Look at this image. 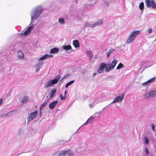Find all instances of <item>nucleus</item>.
Here are the masks:
<instances>
[{"label":"nucleus","mask_w":156,"mask_h":156,"mask_svg":"<svg viewBox=\"0 0 156 156\" xmlns=\"http://www.w3.org/2000/svg\"><path fill=\"white\" fill-rule=\"evenodd\" d=\"M42 110H41V109H40V113L41 115L42 114Z\"/></svg>","instance_id":"79ce46f5"},{"label":"nucleus","mask_w":156,"mask_h":156,"mask_svg":"<svg viewBox=\"0 0 156 156\" xmlns=\"http://www.w3.org/2000/svg\"><path fill=\"white\" fill-rule=\"evenodd\" d=\"M124 95V93H123L121 95V96H117L113 101L112 103H114L121 101L123 99Z\"/></svg>","instance_id":"20e7f679"},{"label":"nucleus","mask_w":156,"mask_h":156,"mask_svg":"<svg viewBox=\"0 0 156 156\" xmlns=\"http://www.w3.org/2000/svg\"><path fill=\"white\" fill-rule=\"evenodd\" d=\"M74 82V80H72L67 83L65 86L66 88H67L69 86L71 85Z\"/></svg>","instance_id":"a878e982"},{"label":"nucleus","mask_w":156,"mask_h":156,"mask_svg":"<svg viewBox=\"0 0 156 156\" xmlns=\"http://www.w3.org/2000/svg\"><path fill=\"white\" fill-rule=\"evenodd\" d=\"M48 99L47 100L45 101L44 102V103L46 105L48 103Z\"/></svg>","instance_id":"58836bf2"},{"label":"nucleus","mask_w":156,"mask_h":156,"mask_svg":"<svg viewBox=\"0 0 156 156\" xmlns=\"http://www.w3.org/2000/svg\"><path fill=\"white\" fill-rule=\"evenodd\" d=\"M155 79V77H154V78H151V79L147 81L144 83H143V85H145V86L147 85V83H151L152 82H153L154 81V80Z\"/></svg>","instance_id":"a211bd4d"},{"label":"nucleus","mask_w":156,"mask_h":156,"mask_svg":"<svg viewBox=\"0 0 156 156\" xmlns=\"http://www.w3.org/2000/svg\"><path fill=\"white\" fill-rule=\"evenodd\" d=\"M18 56L19 58H22L24 57V54L21 51H18Z\"/></svg>","instance_id":"6ab92c4d"},{"label":"nucleus","mask_w":156,"mask_h":156,"mask_svg":"<svg viewBox=\"0 0 156 156\" xmlns=\"http://www.w3.org/2000/svg\"><path fill=\"white\" fill-rule=\"evenodd\" d=\"M56 153H59L58 156H63L66 154H67L69 156L70 155H71L73 154V151L70 150L66 151H62L60 152H59V151H58L56 152Z\"/></svg>","instance_id":"7ed1b4c3"},{"label":"nucleus","mask_w":156,"mask_h":156,"mask_svg":"<svg viewBox=\"0 0 156 156\" xmlns=\"http://www.w3.org/2000/svg\"><path fill=\"white\" fill-rule=\"evenodd\" d=\"M59 51V49L57 48H54L51 49L50 51V53L51 54H54L57 53Z\"/></svg>","instance_id":"dca6fc26"},{"label":"nucleus","mask_w":156,"mask_h":156,"mask_svg":"<svg viewBox=\"0 0 156 156\" xmlns=\"http://www.w3.org/2000/svg\"><path fill=\"white\" fill-rule=\"evenodd\" d=\"M60 97L61 100H64L66 99V95H65L63 96V94H60Z\"/></svg>","instance_id":"c756f323"},{"label":"nucleus","mask_w":156,"mask_h":156,"mask_svg":"<svg viewBox=\"0 0 156 156\" xmlns=\"http://www.w3.org/2000/svg\"><path fill=\"white\" fill-rule=\"evenodd\" d=\"M52 56V55L46 54L45 55L43 56L40 58L39 60H43L47 58H48Z\"/></svg>","instance_id":"ddd939ff"},{"label":"nucleus","mask_w":156,"mask_h":156,"mask_svg":"<svg viewBox=\"0 0 156 156\" xmlns=\"http://www.w3.org/2000/svg\"><path fill=\"white\" fill-rule=\"evenodd\" d=\"M152 129L154 130L155 126L154 124H152Z\"/></svg>","instance_id":"e433bc0d"},{"label":"nucleus","mask_w":156,"mask_h":156,"mask_svg":"<svg viewBox=\"0 0 156 156\" xmlns=\"http://www.w3.org/2000/svg\"><path fill=\"white\" fill-rule=\"evenodd\" d=\"M152 7L153 9L156 8V3L154 2L153 4L152 5Z\"/></svg>","instance_id":"473e14b6"},{"label":"nucleus","mask_w":156,"mask_h":156,"mask_svg":"<svg viewBox=\"0 0 156 156\" xmlns=\"http://www.w3.org/2000/svg\"><path fill=\"white\" fill-rule=\"evenodd\" d=\"M60 78H59V79H55L52 80L51 81L52 85L55 84L57 83H58V80Z\"/></svg>","instance_id":"b1692460"},{"label":"nucleus","mask_w":156,"mask_h":156,"mask_svg":"<svg viewBox=\"0 0 156 156\" xmlns=\"http://www.w3.org/2000/svg\"><path fill=\"white\" fill-rule=\"evenodd\" d=\"M124 67V65L121 63L119 64V65L117 67L116 69H119L122 68Z\"/></svg>","instance_id":"bb28decb"},{"label":"nucleus","mask_w":156,"mask_h":156,"mask_svg":"<svg viewBox=\"0 0 156 156\" xmlns=\"http://www.w3.org/2000/svg\"><path fill=\"white\" fill-rule=\"evenodd\" d=\"M42 9V7L41 6L37 7L35 11L33 12L32 15L31 16V20H34L40 16Z\"/></svg>","instance_id":"f257e3e1"},{"label":"nucleus","mask_w":156,"mask_h":156,"mask_svg":"<svg viewBox=\"0 0 156 156\" xmlns=\"http://www.w3.org/2000/svg\"><path fill=\"white\" fill-rule=\"evenodd\" d=\"M115 50V49H111L109 50V51L107 53V58H108L109 57L110 54Z\"/></svg>","instance_id":"412c9836"},{"label":"nucleus","mask_w":156,"mask_h":156,"mask_svg":"<svg viewBox=\"0 0 156 156\" xmlns=\"http://www.w3.org/2000/svg\"><path fill=\"white\" fill-rule=\"evenodd\" d=\"M96 74V73H94L93 74V76Z\"/></svg>","instance_id":"c03bdc74"},{"label":"nucleus","mask_w":156,"mask_h":156,"mask_svg":"<svg viewBox=\"0 0 156 156\" xmlns=\"http://www.w3.org/2000/svg\"><path fill=\"white\" fill-rule=\"evenodd\" d=\"M152 30L150 28L148 29V32L149 33H151L152 32Z\"/></svg>","instance_id":"4c0bfd02"},{"label":"nucleus","mask_w":156,"mask_h":156,"mask_svg":"<svg viewBox=\"0 0 156 156\" xmlns=\"http://www.w3.org/2000/svg\"><path fill=\"white\" fill-rule=\"evenodd\" d=\"M39 69H40L39 66L38 65L36 66V72H37L39 70Z\"/></svg>","instance_id":"72a5a7b5"},{"label":"nucleus","mask_w":156,"mask_h":156,"mask_svg":"<svg viewBox=\"0 0 156 156\" xmlns=\"http://www.w3.org/2000/svg\"><path fill=\"white\" fill-rule=\"evenodd\" d=\"M156 95V90H152L149 92L148 93L146 94L145 97L146 98H152Z\"/></svg>","instance_id":"0eeeda50"},{"label":"nucleus","mask_w":156,"mask_h":156,"mask_svg":"<svg viewBox=\"0 0 156 156\" xmlns=\"http://www.w3.org/2000/svg\"><path fill=\"white\" fill-rule=\"evenodd\" d=\"M66 92H67V90H66L65 92V93H64V94H65V95H66Z\"/></svg>","instance_id":"37998d69"},{"label":"nucleus","mask_w":156,"mask_h":156,"mask_svg":"<svg viewBox=\"0 0 156 156\" xmlns=\"http://www.w3.org/2000/svg\"><path fill=\"white\" fill-rule=\"evenodd\" d=\"M84 25L85 26H86V27H94V25H91L89 23L87 22H86L85 23Z\"/></svg>","instance_id":"c85d7f7f"},{"label":"nucleus","mask_w":156,"mask_h":156,"mask_svg":"<svg viewBox=\"0 0 156 156\" xmlns=\"http://www.w3.org/2000/svg\"><path fill=\"white\" fill-rule=\"evenodd\" d=\"M59 21L61 23H64V20L63 18H60L59 19Z\"/></svg>","instance_id":"2f4dec72"},{"label":"nucleus","mask_w":156,"mask_h":156,"mask_svg":"<svg viewBox=\"0 0 156 156\" xmlns=\"http://www.w3.org/2000/svg\"><path fill=\"white\" fill-rule=\"evenodd\" d=\"M33 27L31 26L29 27L28 29L24 32V35L25 36L29 34L31 31L33 29Z\"/></svg>","instance_id":"6e6552de"},{"label":"nucleus","mask_w":156,"mask_h":156,"mask_svg":"<svg viewBox=\"0 0 156 156\" xmlns=\"http://www.w3.org/2000/svg\"><path fill=\"white\" fill-rule=\"evenodd\" d=\"M48 99L47 100L45 101L44 102V103L46 105L48 103Z\"/></svg>","instance_id":"ea45409f"},{"label":"nucleus","mask_w":156,"mask_h":156,"mask_svg":"<svg viewBox=\"0 0 156 156\" xmlns=\"http://www.w3.org/2000/svg\"><path fill=\"white\" fill-rule=\"evenodd\" d=\"M45 105L43 103L40 106V109L41 110H42L43 108L45 106Z\"/></svg>","instance_id":"f704fd0d"},{"label":"nucleus","mask_w":156,"mask_h":156,"mask_svg":"<svg viewBox=\"0 0 156 156\" xmlns=\"http://www.w3.org/2000/svg\"><path fill=\"white\" fill-rule=\"evenodd\" d=\"M107 68L108 67L107 66V65H106V64L103 63H102L100 65L99 69L98 71V72L99 73H103L104 72V69L105 68L106 69V68Z\"/></svg>","instance_id":"39448f33"},{"label":"nucleus","mask_w":156,"mask_h":156,"mask_svg":"<svg viewBox=\"0 0 156 156\" xmlns=\"http://www.w3.org/2000/svg\"><path fill=\"white\" fill-rule=\"evenodd\" d=\"M58 103L57 101L51 102L49 105V107L51 109H53Z\"/></svg>","instance_id":"9b49d317"},{"label":"nucleus","mask_w":156,"mask_h":156,"mask_svg":"<svg viewBox=\"0 0 156 156\" xmlns=\"http://www.w3.org/2000/svg\"><path fill=\"white\" fill-rule=\"evenodd\" d=\"M103 22L102 20L101 19L99 20L98 22H95L94 24V26H95L102 24Z\"/></svg>","instance_id":"4be33fe9"},{"label":"nucleus","mask_w":156,"mask_h":156,"mask_svg":"<svg viewBox=\"0 0 156 156\" xmlns=\"http://www.w3.org/2000/svg\"><path fill=\"white\" fill-rule=\"evenodd\" d=\"M134 38L133 37L132 35L130 34L128 39L126 41V43L129 44L131 42L134 40Z\"/></svg>","instance_id":"f8f14e48"},{"label":"nucleus","mask_w":156,"mask_h":156,"mask_svg":"<svg viewBox=\"0 0 156 156\" xmlns=\"http://www.w3.org/2000/svg\"><path fill=\"white\" fill-rule=\"evenodd\" d=\"M100 114H101V113H99V114L100 115Z\"/></svg>","instance_id":"a18cd8bd"},{"label":"nucleus","mask_w":156,"mask_h":156,"mask_svg":"<svg viewBox=\"0 0 156 156\" xmlns=\"http://www.w3.org/2000/svg\"><path fill=\"white\" fill-rule=\"evenodd\" d=\"M73 44L75 48H79L80 47V44L78 40H75L73 41Z\"/></svg>","instance_id":"2eb2a0df"},{"label":"nucleus","mask_w":156,"mask_h":156,"mask_svg":"<svg viewBox=\"0 0 156 156\" xmlns=\"http://www.w3.org/2000/svg\"><path fill=\"white\" fill-rule=\"evenodd\" d=\"M144 3L143 2H141L140 3L139 5L140 9L141 10H143L144 9Z\"/></svg>","instance_id":"cd10ccee"},{"label":"nucleus","mask_w":156,"mask_h":156,"mask_svg":"<svg viewBox=\"0 0 156 156\" xmlns=\"http://www.w3.org/2000/svg\"><path fill=\"white\" fill-rule=\"evenodd\" d=\"M51 81H48L45 84V87L46 88H48L50 87H51L52 85Z\"/></svg>","instance_id":"5701e85b"},{"label":"nucleus","mask_w":156,"mask_h":156,"mask_svg":"<svg viewBox=\"0 0 156 156\" xmlns=\"http://www.w3.org/2000/svg\"><path fill=\"white\" fill-rule=\"evenodd\" d=\"M29 99L28 97V96H24L22 100V103H26L28 101Z\"/></svg>","instance_id":"aec40b11"},{"label":"nucleus","mask_w":156,"mask_h":156,"mask_svg":"<svg viewBox=\"0 0 156 156\" xmlns=\"http://www.w3.org/2000/svg\"><path fill=\"white\" fill-rule=\"evenodd\" d=\"M140 31L139 30H136L132 31L130 33V34L132 35V36L134 38H135L136 36L140 34Z\"/></svg>","instance_id":"9d476101"},{"label":"nucleus","mask_w":156,"mask_h":156,"mask_svg":"<svg viewBox=\"0 0 156 156\" xmlns=\"http://www.w3.org/2000/svg\"><path fill=\"white\" fill-rule=\"evenodd\" d=\"M117 62V61L116 60H113L110 64H107V66L108 68H106L105 70L106 72H108L110 70L114 68Z\"/></svg>","instance_id":"f03ea898"},{"label":"nucleus","mask_w":156,"mask_h":156,"mask_svg":"<svg viewBox=\"0 0 156 156\" xmlns=\"http://www.w3.org/2000/svg\"><path fill=\"white\" fill-rule=\"evenodd\" d=\"M2 103V99H0V105H1Z\"/></svg>","instance_id":"a19ab883"},{"label":"nucleus","mask_w":156,"mask_h":156,"mask_svg":"<svg viewBox=\"0 0 156 156\" xmlns=\"http://www.w3.org/2000/svg\"><path fill=\"white\" fill-rule=\"evenodd\" d=\"M37 115L38 111H36L35 112L30 114L28 119V122L34 119L37 116Z\"/></svg>","instance_id":"423d86ee"},{"label":"nucleus","mask_w":156,"mask_h":156,"mask_svg":"<svg viewBox=\"0 0 156 156\" xmlns=\"http://www.w3.org/2000/svg\"><path fill=\"white\" fill-rule=\"evenodd\" d=\"M145 143L146 144H147L148 143L149 140L147 136H145L144 139Z\"/></svg>","instance_id":"7c9ffc66"},{"label":"nucleus","mask_w":156,"mask_h":156,"mask_svg":"<svg viewBox=\"0 0 156 156\" xmlns=\"http://www.w3.org/2000/svg\"><path fill=\"white\" fill-rule=\"evenodd\" d=\"M63 48L65 50H69L71 48V46L70 45H66L63 46Z\"/></svg>","instance_id":"393cba45"},{"label":"nucleus","mask_w":156,"mask_h":156,"mask_svg":"<svg viewBox=\"0 0 156 156\" xmlns=\"http://www.w3.org/2000/svg\"><path fill=\"white\" fill-rule=\"evenodd\" d=\"M56 90L55 89H52L51 90V92L50 93V95L49 97V99H51L54 97V95L56 92Z\"/></svg>","instance_id":"4468645a"},{"label":"nucleus","mask_w":156,"mask_h":156,"mask_svg":"<svg viewBox=\"0 0 156 156\" xmlns=\"http://www.w3.org/2000/svg\"><path fill=\"white\" fill-rule=\"evenodd\" d=\"M154 0H146V4L147 7H149L152 5L154 2Z\"/></svg>","instance_id":"1a4fd4ad"},{"label":"nucleus","mask_w":156,"mask_h":156,"mask_svg":"<svg viewBox=\"0 0 156 156\" xmlns=\"http://www.w3.org/2000/svg\"><path fill=\"white\" fill-rule=\"evenodd\" d=\"M94 121V117L92 116H91L87 120L86 122L84 123V124H87L88 123H92Z\"/></svg>","instance_id":"f3484780"},{"label":"nucleus","mask_w":156,"mask_h":156,"mask_svg":"<svg viewBox=\"0 0 156 156\" xmlns=\"http://www.w3.org/2000/svg\"><path fill=\"white\" fill-rule=\"evenodd\" d=\"M145 152H146V153L147 154H149V151H148V150L147 149V148H145Z\"/></svg>","instance_id":"c9c22d12"}]
</instances>
